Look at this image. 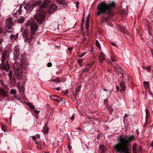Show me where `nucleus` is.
Instances as JSON below:
<instances>
[{"label":"nucleus","mask_w":153,"mask_h":153,"mask_svg":"<svg viewBox=\"0 0 153 153\" xmlns=\"http://www.w3.org/2000/svg\"><path fill=\"white\" fill-rule=\"evenodd\" d=\"M134 138L133 135L128 137L127 136L120 135L117 138L118 142L115 144L114 148L118 153H131V150L128 146L130 142L133 140Z\"/></svg>","instance_id":"f257e3e1"},{"label":"nucleus","mask_w":153,"mask_h":153,"mask_svg":"<svg viewBox=\"0 0 153 153\" xmlns=\"http://www.w3.org/2000/svg\"><path fill=\"white\" fill-rule=\"evenodd\" d=\"M115 3L114 1H112L109 4L105 1L101 2L97 6V15L98 16L101 14L105 13L107 11L109 12L112 8L115 7Z\"/></svg>","instance_id":"f03ea898"},{"label":"nucleus","mask_w":153,"mask_h":153,"mask_svg":"<svg viewBox=\"0 0 153 153\" xmlns=\"http://www.w3.org/2000/svg\"><path fill=\"white\" fill-rule=\"evenodd\" d=\"M22 65L19 63H15L14 65V71L16 78L19 79H21L22 78V66L27 64V62L23 59L21 60Z\"/></svg>","instance_id":"7ed1b4c3"},{"label":"nucleus","mask_w":153,"mask_h":153,"mask_svg":"<svg viewBox=\"0 0 153 153\" xmlns=\"http://www.w3.org/2000/svg\"><path fill=\"white\" fill-rule=\"evenodd\" d=\"M22 7H20L18 10L14 13V17L16 18H17L18 17V19L15 20L16 21H17L19 24L22 23L24 21V19L23 17L19 16V15L21 14L22 12Z\"/></svg>","instance_id":"20e7f679"},{"label":"nucleus","mask_w":153,"mask_h":153,"mask_svg":"<svg viewBox=\"0 0 153 153\" xmlns=\"http://www.w3.org/2000/svg\"><path fill=\"white\" fill-rule=\"evenodd\" d=\"M6 25L8 29H7L6 32L9 33H13V29L12 27L13 22L12 19L11 18H9L6 19L5 21Z\"/></svg>","instance_id":"39448f33"},{"label":"nucleus","mask_w":153,"mask_h":153,"mask_svg":"<svg viewBox=\"0 0 153 153\" xmlns=\"http://www.w3.org/2000/svg\"><path fill=\"white\" fill-rule=\"evenodd\" d=\"M41 2L40 1H38L35 2L34 4L30 5L28 3H27L25 5L24 8L26 11H32L35 7V6H39L41 4Z\"/></svg>","instance_id":"423d86ee"},{"label":"nucleus","mask_w":153,"mask_h":153,"mask_svg":"<svg viewBox=\"0 0 153 153\" xmlns=\"http://www.w3.org/2000/svg\"><path fill=\"white\" fill-rule=\"evenodd\" d=\"M45 18L44 14L41 13L39 12H38L36 14L35 18L37 22L39 24H42Z\"/></svg>","instance_id":"0eeeda50"},{"label":"nucleus","mask_w":153,"mask_h":153,"mask_svg":"<svg viewBox=\"0 0 153 153\" xmlns=\"http://www.w3.org/2000/svg\"><path fill=\"white\" fill-rule=\"evenodd\" d=\"M29 25L30 26V29L32 33V34L34 33L38 28L36 23L34 21L32 22H29L27 25V26H28Z\"/></svg>","instance_id":"6e6552de"},{"label":"nucleus","mask_w":153,"mask_h":153,"mask_svg":"<svg viewBox=\"0 0 153 153\" xmlns=\"http://www.w3.org/2000/svg\"><path fill=\"white\" fill-rule=\"evenodd\" d=\"M20 54L19 48L18 46H16L14 49L13 59L16 60L18 58Z\"/></svg>","instance_id":"1a4fd4ad"},{"label":"nucleus","mask_w":153,"mask_h":153,"mask_svg":"<svg viewBox=\"0 0 153 153\" xmlns=\"http://www.w3.org/2000/svg\"><path fill=\"white\" fill-rule=\"evenodd\" d=\"M4 62H2L1 64H0V68L2 70H4L8 71L10 68L9 65L7 61L4 63Z\"/></svg>","instance_id":"9d476101"},{"label":"nucleus","mask_w":153,"mask_h":153,"mask_svg":"<svg viewBox=\"0 0 153 153\" xmlns=\"http://www.w3.org/2000/svg\"><path fill=\"white\" fill-rule=\"evenodd\" d=\"M7 51L4 50L2 52L1 54V61L2 62H4L5 61L7 56Z\"/></svg>","instance_id":"9b49d317"},{"label":"nucleus","mask_w":153,"mask_h":153,"mask_svg":"<svg viewBox=\"0 0 153 153\" xmlns=\"http://www.w3.org/2000/svg\"><path fill=\"white\" fill-rule=\"evenodd\" d=\"M36 146L37 148L39 149H42V148L43 147L45 144V143L44 142L42 141L39 142H36Z\"/></svg>","instance_id":"f8f14e48"},{"label":"nucleus","mask_w":153,"mask_h":153,"mask_svg":"<svg viewBox=\"0 0 153 153\" xmlns=\"http://www.w3.org/2000/svg\"><path fill=\"white\" fill-rule=\"evenodd\" d=\"M50 4V0H45L41 4L42 7L45 8L47 7Z\"/></svg>","instance_id":"ddd939ff"},{"label":"nucleus","mask_w":153,"mask_h":153,"mask_svg":"<svg viewBox=\"0 0 153 153\" xmlns=\"http://www.w3.org/2000/svg\"><path fill=\"white\" fill-rule=\"evenodd\" d=\"M57 8V6L54 4H51L50 7V10L49 12L50 13H52L53 11L56 10Z\"/></svg>","instance_id":"4468645a"},{"label":"nucleus","mask_w":153,"mask_h":153,"mask_svg":"<svg viewBox=\"0 0 153 153\" xmlns=\"http://www.w3.org/2000/svg\"><path fill=\"white\" fill-rule=\"evenodd\" d=\"M120 86L121 87V91L122 92L124 91L126 89V84L124 81L121 82L120 84Z\"/></svg>","instance_id":"2eb2a0df"},{"label":"nucleus","mask_w":153,"mask_h":153,"mask_svg":"<svg viewBox=\"0 0 153 153\" xmlns=\"http://www.w3.org/2000/svg\"><path fill=\"white\" fill-rule=\"evenodd\" d=\"M100 62L101 63L105 60V55L102 52H101L99 56Z\"/></svg>","instance_id":"dca6fc26"},{"label":"nucleus","mask_w":153,"mask_h":153,"mask_svg":"<svg viewBox=\"0 0 153 153\" xmlns=\"http://www.w3.org/2000/svg\"><path fill=\"white\" fill-rule=\"evenodd\" d=\"M146 116L145 117V123H146L147 122V121L148 120L149 116V110L147 109H146Z\"/></svg>","instance_id":"f3484780"},{"label":"nucleus","mask_w":153,"mask_h":153,"mask_svg":"<svg viewBox=\"0 0 153 153\" xmlns=\"http://www.w3.org/2000/svg\"><path fill=\"white\" fill-rule=\"evenodd\" d=\"M25 103L31 110L35 109V107L31 103L28 102H25Z\"/></svg>","instance_id":"a211bd4d"},{"label":"nucleus","mask_w":153,"mask_h":153,"mask_svg":"<svg viewBox=\"0 0 153 153\" xmlns=\"http://www.w3.org/2000/svg\"><path fill=\"white\" fill-rule=\"evenodd\" d=\"M55 98H53V100H54L56 101L57 102H61L62 101H64L65 102V100H63V99L62 98H60L59 97V96H53Z\"/></svg>","instance_id":"6ab92c4d"},{"label":"nucleus","mask_w":153,"mask_h":153,"mask_svg":"<svg viewBox=\"0 0 153 153\" xmlns=\"http://www.w3.org/2000/svg\"><path fill=\"white\" fill-rule=\"evenodd\" d=\"M23 36L25 39L29 37L28 30L27 29H26L24 31L23 33Z\"/></svg>","instance_id":"aec40b11"},{"label":"nucleus","mask_w":153,"mask_h":153,"mask_svg":"<svg viewBox=\"0 0 153 153\" xmlns=\"http://www.w3.org/2000/svg\"><path fill=\"white\" fill-rule=\"evenodd\" d=\"M90 17L89 15L87 17L85 27L87 30H88V29L89 27V22Z\"/></svg>","instance_id":"412c9836"},{"label":"nucleus","mask_w":153,"mask_h":153,"mask_svg":"<svg viewBox=\"0 0 153 153\" xmlns=\"http://www.w3.org/2000/svg\"><path fill=\"white\" fill-rule=\"evenodd\" d=\"M144 87L146 90L149 88V83L148 82H146L144 81L143 82Z\"/></svg>","instance_id":"4be33fe9"},{"label":"nucleus","mask_w":153,"mask_h":153,"mask_svg":"<svg viewBox=\"0 0 153 153\" xmlns=\"http://www.w3.org/2000/svg\"><path fill=\"white\" fill-rule=\"evenodd\" d=\"M137 144L134 143L132 146V150L133 153H137Z\"/></svg>","instance_id":"5701e85b"},{"label":"nucleus","mask_w":153,"mask_h":153,"mask_svg":"<svg viewBox=\"0 0 153 153\" xmlns=\"http://www.w3.org/2000/svg\"><path fill=\"white\" fill-rule=\"evenodd\" d=\"M18 36V33H17L16 35L11 34L10 36V38L11 39L15 40Z\"/></svg>","instance_id":"b1692460"},{"label":"nucleus","mask_w":153,"mask_h":153,"mask_svg":"<svg viewBox=\"0 0 153 153\" xmlns=\"http://www.w3.org/2000/svg\"><path fill=\"white\" fill-rule=\"evenodd\" d=\"M0 94L3 96H7L6 92L3 89H0Z\"/></svg>","instance_id":"393cba45"},{"label":"nucleus","mask_w":153,"mask_h":153,"mask_svg":"<svg viewBox=\"0 0 153 153\" xmlns=\"http://www.w3.org/2000/svg\"><path fill=\"white\" fill-rule=\"evenodd\" d=\"M49 130L48 128L46 126H45L43 128L42 131L45 133L47 134L48 133Z\"/></svg>","instance_id":"a878e982"},{"label":"nucleus","mask_w":153,"mask_h":153,"mask_svg":"<svg viewBox=\"0 0 153 153\" xmlns=\"http://www.w3.org/2000/svg\"><path fill=\"white\" fill-rule=\"evenodd\" d=\"M106 107L108 109V110L109 111V112H112L113 111V109L112 108V107L111 106H110L108 104H106Z\"/></svg>","instance_id":"bb28decb"},{"label":"nucleus","mask_w":153,"mask_h":153,"mask_svg":"<svg viewBox=\"0 0 153 153\" xmlns=\"http://www.w3.org/2000/svg\"><path fill=\"white\" fill-rule=\"evenodd\" d=\"M13 73V72L12 71V70H11L10 71V72H9V73L8 74L9 78L10 80H11L12 79V76Z\"/></svg>","instance_id":"cd10ccee"},{"label":"nucleus","mask_w":153,"mask_h":153,"mask_svg":"<svg viewBox=\"0 0 153 153\" xmlns=\"http://www.w3.org/2000/svg\"><path fill=\"white\" fill-rule=\"evenodd\" d=\"M10 92L12 95H15L16 93V91L15 90L12 89L10 90Z\"/></svg>","instance_id":"c85d7f7f"},{"label":"nucleus","mask_w":153,"mask_h":153,"mask_svg":"<svg viewBox=\"0 0 153 153\" xmlns=\"http://www.w3.org/2000/svg\"><path fill=\"white\" fill-rule=\"evenodd\" d=\"M95 43H96V46L98 48H99L100 49L101 48L100 43H99V42L97 40L96 41Z\"/></svg>","instance_id":"c756f323"},{"label":"nucleus","mask_w":153,"mask_h":153,"mask_svg":"<svg viewBox=\"0 0 153 153\" xmlns=\"http://www.w3.org/2000/svg\"><path fill=\"white\" fill-rule=\"evenodd\" d=\"M25 41H27L29 42H30L32 41V39H30V37H28V38L25 39Z\"/></svg>","instance_id":"7c9ffc66"},{"label":"nucleus","mask_w":153,"mask_h":153,"mask_svg":"<svg viewBox=\"0 0 153 153\" xmlns=\"http://www.w3.org/2000/svg\"><path fill=\"white\" fill-rule=\"evenodd\" d=\"M52 81L53 82H60V80L59 78H56V79L52 80Z\"/></svg>","instance_id":"2f4dec72"},{"label":"nucleus","mask_w":153,"mask_h":153,"mask_svg":"<svg viewBox=\"0 0 153 153\" xmlns=\"http://www.w3.org/2000/svg\"><path fill=\"white\" fill-rule=\"evenodd\" d=\"M100 149L101 151H103L105 149V147L103 145H101L100 146Z\"/></svg>","instance_id":"473e14b6"},{"label":"nucleus","mask_w":153,"mask_h":153,"mask_svg":"<svg viewBox=\"0 0 153 153\" xmlns=\"http://www.w3.org/2000/svg\"><path fill=\"white\" fill-rule=\"evenodd\" d=\"M19 90L20 91H21V90H22V93H23V94L24 93L25 88H24V87L23 86H21V88H19Z\"/></svg>","instance_id":"72a5a7b5"},{"label":"nucleus","mask_w":153,"mask_h":153,"mask_svg":"<svg viewBox=\"0 0 153 153\" xmlns=\"http://www.w3.org/2000/svg\"><path fill=\"white\" fill-rule=\"evenodd\" d=\"M152 93L150 92L149 91H146V95H151Z\"/></svg>","instance_id":"f704fd0d"},{"label":"nucleus","mask_w":153,"mask_h":153,"mask_svg":"<svg viewBox=\"0 0 153 153\" xmlns=\"http://www.w3.org/2000/svg\"><path fill=\"white\" fill-rule=\"evenodd\" d=\"M114 67V68L117 69V71H118V72H121L120 71H121L120 68L118 66V67H116V68L115 67Z\"/></svg>","instance_id":"c9c22d12"},{"label":"nucleus","mask_w":153,"mask_h":153,"mask_svg":"<svg viewBox=\"0 0 153 153\" xmlns=\"http://www.w3.org/2000/svg\"><path fill=\"white\" fill-rule=\"evenodd\" d=\"M0 85H1L2 87L4 86V83L3 81L1 80H0Z\"/></svg>","instance_id":"e433bc0d"},{"label":"nucleus","mask_w":153,"mask_h":153,"mask_svg":"<svg viewBox=\"0 0 153 153\" xmlns=\"http://www.w3.org/2000/svg\"><path fill=\"white\" fill-rule=\"evenodd\" d=\"M86 52H85V53H82L79 56V57H82L83 56H84L86 54Z\"/></svg>","instance_id":"4c0bfd02"},{"label":"nucleus","mask_w":153,"mask_h":153,"mask_svg":"<svg viewBox=\"0 0 153 153\" xmlns=\"http://www.w3.org/2000/svg\"><path fill=\"white\" fill-rule=\"evenodd\" d=\"M52 65V64L51 62H49L47 64V66L48 67H51Z\"/></svg>","instance_id":"58836bf2"},{"label":"nucleus","mask_w":153,"mask_h":153,"mask_svg":"<svg viewBox=\"0 0 153 153\" xmlns=\"http://www.w3.org/2000/svg\"><path fill=\"white\" fill-rule=\"evenodd\" d=\"M1 126H2V130L5 131V129H6L5 126L2 125V124L1 125Z\"/></svg>","instance_id":"ea45409f"},{"label":"nucleus","mask_w":153,"mask_h":153,"mask_svg":"<svg viewBox=\"0 0 153 153\" xmlns=\"http://www.w3.org/2000/svg\"><path fill=\"white\" fill-rule=\"evenodd\" d=\"M122 31L125 34H128V33L126 29H124V30H123Z\"/></svg>","instance_id":"a19ab883"},{"label":"nucleus","mask_w":153,"mask_h":153,"mask_svg":"<svg viewBox=\"0 0 153 153\" xmlns=\"http://www.w3.org/2000/svg\"><path fill=\"white\" fill-rule=\"evenodd\" d=\"M151 69V68L150 66H147L146 68V69L148 71H149Z\"/></svg>","instance_id":"79ce46f5"},{"label":"nucleus","mask_w":153,"mask_h":153,"mask_svg":"<svg viewBox=\"0 0 153 153\" xmlns=\"http://www.w3.org/2000/svg\"><path fill=\"white\" fill-rule=\"evenodd\" d=\"M79 4V1H77L76 4V6L77 9L78 8V6Z\"/></svg>","instance_id":"37998d69"},{"label":"nucleus","mask_w":153,"mask_h":153,"mask_svg":"<svg viewBox=\"0 0 153 153\" xmlns=\"http://www.w3.org/2000/svg\"><path fill=\"white\" fill-rule=\"evenodd\" d=\"M34 111L35 113L37 114H38L39 113L40 111L39 110H36L35 109Z\"/></svg>","instance_id":"c03bdc74"},{"label":"nucleus","mask_w":153,"mask_h":153,"mask_svg":"<svg viewBox=\"0 0 153 153\" xmlns=\"http://www.w3.org/2000/svg\"><path fill=\"white\" fill-rule=\"evenodd\" d=\"M72 49L73 48H68V51L70 52V53L71 52V51H72Z\"/></svg>","instance_id":"a18cd8bd"},{"label":"nucleus","mask_w":153,"mask_h":153,"mask_svg":"<svg viewBox=\"0 0 153 153\" xmlns=\"http://www.w3.org/2000/svg\"><path fill=\"white\" fill-rule=\"evenodd\" d=\"M128 116V115H127L126 114H125L124 116L123 117L124 119H125Z\"/></svg>","instance_id":"49530a36"},{"label":"nucleus","mask_w":153,"mask_h":153,"mask_svg":"<svg viewBox=\"0 0 153 153\" xmlns=\"http://www.w3.org/2000/svg\"><path fill=\"white\" fill-rule=\"evenodd\" d=\"M88 70H89V69H88V68H85L84 69V70H83V72H86V71H88Z\"/></svg>","instance_id":"de8ad7c7"},{"label":"nucleus","mask_w":153,"mask_h":153,"mask_svg":"<svg viewBox=\"0 0 153 153\" xmlns=\"http://www.w3.org/2000/svg\"><path fill=\"white\" fill-rule=\"evenodd\" d=\"M111 60H112V62H114V61H116V60L115 59V58L114 57H112V58H111Z\"/></svg>","instance_id":"09e8293b"},{"label":"nucleus","mask_w":153,"mask_h":153,"mask_svg":"<svg viewBox=\"0 0 153 153\" xmlns=\"http://www.w3.org/2000/svg\"><path fill=\"white\" fill-rule=\"evenodd\" d=\"M104 101L106 105V104H107L108 100L107 99H105L104 100Z\"/></svg>","instance_id":"8fccbe9b"},{"label":"nucleus","mask_w":153,"mask_h":153,"mask_svg":"<svg viewBox=\"0 0 153 153\" xmlns=\"http://www.w3.org/2000/svg\"><path fill=\"white\" fill-rule=\"evenodd\" d=\"M54 90H56L57 91H59L60 90V88H54L53 89Z\"/></svg>","instance_id":"3c124183"},{"label":"nucleus","mask_w":153,"mask_h":153,"mask_svg":"<svg viewBox=\"0 0 153 153\" xmlns=\"http://www.w3.org/2000/svg\"><path fill=\"white\" fill-rule=\"evenodd\" d=\"M74 115H73L71 116V119L72 120H73L74 119Z\"/></svg>","instance_id":"603ef678"},{"label":"nucleus","mask_w":153,"mask_h":153,"mask_svg":"<svg viewBox=\"0 0 153 153\" xmlns=\"http://www.w3.org/2000/svg\"><path fill=\"white\" fill-rule=\"evenodd\" d=\"M32 139L33 140H34L36 138V137L35 136H33L32 137Z\"/></svg>","instance_id":"864d4df0"},{"label":"nucleus","mask_w":153,"mask_h":153,"mask_svg":"<svg viewBox=\"0 0 153 153\" xmlns=\"http://www.w3.org/2000/svg\"><path fill=\"white\" fill-rule=\"evenodd\" d=\"M36 138H40V136L39 134H36V135H35Z\"/></svg>","instance_id":"5fc2aeb1"},{"label":"nucleus","mask_w":153,"mask_h":153,"mask_svg":"<svg viewBox=\"0 0 153 153\" xmlns=\"http://www.w3.org/2000/svg\"><path fill=\"white\" fill-rule=\"evenodd\" d=\"M116 89L117 91H118L120 89V87L118 86H116Z\"/></svg>","instance_id":"6e6d98bb"},{"label":"nucleus","mask_w":153,"mask_h":153,"mask_svg":"<svg viewBox=\"0 0 153 153\" xmlns=\"http://www.w3.org/2000/svg\"><path fill=\"white\" fill-rule=\"evenodd\" d=\"M78 63H79V64L80 65H81V64H82V60H79L78 62Z\"/></svg>","instance_id":"4d7b16f0"},{"label":"nucleus","mask_w":153,"mask_h":153,"mask_svg":"<svg viewBox=\"0 0 153 153\" xmlns=\"http://www.w3.org/2000/svg\"><path fill=\"white\" fill-rule=\"evenodd\" d=\"M3 42V39L1 38L0 39V45Z\"/></svg>","instance_id":"13d9d810"},{"label":"nucleus","mask_w":153,"mask_h":153,"mask_svg":"<svg viewBox=\"0 0 153 153\" xmlns=\"http://www.w3.org/2000/svg\"><path fill=\"white\" fill-rule=\"evenodd\" d=\"M68 93V91L67 90L65 91V92H64V94H67Z\"/></svg>","instance_id":"bf43d9fd"},{"label":"nucleus","mask_w":153,"mask_h":153,"mask_svg":"<svg viewBox=\"0 0 153 153\" xmlns=\"http://www.w3.org/2000/svg\"><path fill=\"white\" fill-rule=\"evenodd\" d=\"M2 28L0 27V34L2 33Z\"/></svg>","instance_id":"052dcab7"},{"label":"nucleus","mask_w":153,"mask_h":153,"mask_svg":"<svg viewBox=\"0 0 153 153\" xmlns=\"http://www.w3.org/2000/svg\"><path fill=\"white\" fill-rule=\"evenodd\" d=\"M151 146L152 147H153V141H152V142H151Z\"/></svg>","instance_id":"680f3d73"},{"label":"nucleus","mask_w":153,"mask_h":153,"mask_svg":"<svg viewBox=\"0 0 153 153\" xmlns=\"http://www.w3.org/2000/svg\"><path fill=\"white\" fill-rule=\"evenodd\" d=\"M111 44L112 45H113V46H115V45H116L114 43H112V42H111Z\"/></svg>","instance_id":"e2e57ef3"},{"label":"nucleus","mask_w":153,"mask_h":153,"mask_svg":"<svg viewBox=\"0 0 153 153\" xmlns=\"http://www.w3.org/2000/svg\"><path fill=\"white\" fill-rule=\"evenodd\" d=\"M2 50H3V49H2V48H0V53L1 52H2V51H2Z\"/></svg>","instance_id":"0e129e2a"},{"label":"nucleus","mask_w":153,"mask_h":153,"mask_svg":"<svg viewBox=\"0 0 153 153\" xmlns=\"http://www.w3.org/2000/svg\"><path fill=\"white\" fill-rule=\"evenodd\" d=\"M68 149L69 150H71V149L70 148V146L69 145L68 146Z\"/></svg>","instance_id":"69168bd1"},{"label":"nucleus","mask_w":153,"mask_h":153,"mask_svg":"<svg viewBox=\"0 0 153 153\" xmlns=\"http://www.w3.org/2000/svg\"><path fill=\"white\" fill-rule=\"evenodd\" d=\"M14 97H15V98H18V99L19 96H14Z\"/></svg>","instance_id":"338daca9"},{"label":"nucleus","mask_w":153,"mask_h":153,"mask_svg":"<svg viewBox=\"0 0 153 153\" xmlns=\"http://www.w3.org/2000/svg\"><path fill=\"white\" fill-rule=\"evenodd\" d=\"M84 22V18H83L82 19V23H83V22Z\"/></svg>","instance_id":"774afa93"}]
</instances>
